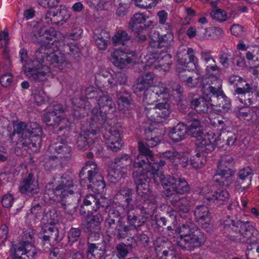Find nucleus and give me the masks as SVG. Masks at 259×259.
Wrapping results in <instances>:
<instances>
[{
	"label": "nucleus",
	"mask_w": 259,
	"mask_h": 259,
	"mask_svg": "<svg viewBox=\"0 0 259 259\" xmlns=\"http://www.w3.org/2000/svg\"><path fill=\"white\" fill-rule=\"evenodd\" d=\"M101 217L98 215H88L85 227L91 233H99L101 230Z\"/></svg>",
	"instance_id": "obj_41"
},
{
	"label": "nucleus",
	"mask_w": 259,
	"mask_h": 259,
	"mask_svg": "<svg viewBox=\"0 0 259 259\" xmlns=\"http://www.w3.org/2000/svg\"><path fill=\"white\" fill-rule=\"evenodd\" d=\"M90 184L88 187L97 193H103L106 189V184L103 177L100 175L88 180Z\"/></svg>",
	"instance_id": "obj_44"
},
{
	"label": "nucleus",
	"mask_w": 259,
	"mask_h": 259,
	"mask_svg": "<svg viewBox=\"0 0 259 259\" xmlns=\"http://www.w3.org/2000/svg\"><path fill=\"white\" fill-rule=\"evenodd\" d=\"M97 134L95 129L82 131L77 136L76 144L80 150H85L94 142L93 137Z\"/></svg>",
	"instance_id": "obj_22"
},
{
	"label": "nucleus",
	"mask_w": 259,
	"mask_h": 259,
	"mask_svg": "<svg viewBox=\"0 0 259 259\" xmlns=\"http://www.w3.org/2000/svg\"><path fill=\"white\" fill-rule=\"evenodd\" d=\"M160 156L171 162H174L176 158H179V153L175 150L172 149L160 153Z\"/></svg>",
	"instance_id": "obj_63"
},
{
	"label": "nucleus",
	"mask_w": 259,
	"mask_h": 259,
	"mask_svg": "<svg viewBox=\"0 0 259 259\" xmlns=\"http://www.w3.org/2000/svg\"><path fill=\"white\" fill-rule=\"evenodd\" d=\"M153 58H155L157 62L159 63V66L164 70L168 69L172 64L171 56L166 53H161V54L154 55Z\"/></svg>",
	"instance_id": "obj_50"
},
{
	"label": "nucleus",
	"mask_w": 259,
	"mask_h": 259,
	"mask_svg": "<svg viewBox=\"0 0 259 259\" xmlns=\"http://www.w3.org/2000/svg\"><path fill=\"white\" fill-rule=\"evenodd\" d=\"M118 105L119 110L124 114V116L128 117L131 116V99L129 96H121L118 98Z\"/></svg>",
	"instance_id": "obj_47"
},
{
	"label": "nucleus",
	"mask_w": 259,
	"mask_h": 259,
	"mask_svg": "<svg viewBox=\"0 0 259 259\" xmlns=\"http://www.w3.org/2000/svg\"><path fill=\"white\" fill-rule=\"evenodd\" d=\"M188 100L191 106L199 113H207L209 107L213 106L210 98L199 97L198 95L194 93L189 94Z\"/></svg>",
	"instance_id": "obj_9"
},
{
	"label": "nucleus",
	"mask_w": 259,
	"mask_h": 259,
	"mask_svg": "<svg viewBox=\"0 0 259 259\" xmlns=\"http://www.w3.org/2000/svg\"><path fill=\"white\" fill-rule=\"evenodd\" d=\"M66 12L65 9H59L56 12L48 11L45 16L46 22L58 24L60 21H62L64 18V13Z\"/></svg>",
	"instance_id": "obj_48"
},
{
	"label": "nucleus",
	"mask_w": 259,
	"mask_h": 259,
	"mask_svg": "<svg viewBox=\"0 0 259 259\" xmlns=\"http://www.w3.org/2000/svg\"><path fill=\"white\" fill-rule=\"evenodd\" d=\"M54 150L57 153L55 156L58 158L61 167L67 165L72 159V149L70 146H57Z\"/></svg>",
	"instance_id": "obj_25"
},
{
	"label": "nucleus",
	"mask_w": 259,
	"mask_h": 259,
	"mask_svg": "<svg viewBox=\"0 0 259 259\" xmlns=\"http://www.w3.org/2000/svg\"><path fill=\"white\" fill-rule=\"evenodd\" d=\"M87 175L88 180L91 179L98 175H100L97 164L93 161H89L86 163L80 171L79 176L80 178H84V176Z\"/></svg>",
	"instance_id": "obj_39"
},
{
	"label": "nucleus",
	"mask_w": 259,
	"mask_h": 259,
	"mask_svg": "<svg viewBox=\"0 0 259 259\" xmlns=\"http://www.w3.org/2000/svg\"><path fill=\"white\" fill-rule=\"evenodd\" d=\"M241 86L237 87L235 92L238 94H245L250 92H253L256 90V87L255 86H250L248 83L241 84Z\"/></svg>",
	"instance_id": "obj_64"
},
{
	"label": "nucleus",
	"mask_w": 259,
	"mask_h": 259,
	"mask_svg": "<svg viewBox=\"0 0 259 259\" xmlns=\"http://www.w3.org/2000/svg\"><path fill=\"white\" fill-rule=\"evenodd\" d=\"M99 244V245L106 246V242L104 236L100 232L90 233L88 239L87 244Z\"/></svg>",
	"instance_id": "obj_55"
},
{
	"label": "nucleus",
	"mask_w": 259,
	"mask_h": 259,
	"mask_svg": "<svg viewBox=\"0 0 259 259\" xmlns=\"http://www.w3.org/2000/svg\"><path fill=\"white\" fill-rule=\"evenodd\" d=\"M133 190L123 187L119 190L114 196L116 202L123 206L128 207L133 201Z\"/></svg>",
	"instance_id": "obj_31"
},
{
	"label": "nucleus",
	"mask_w": 259,
	"mask_h": 259,
	"mask_svg": "<svg viewBox=\"0 0 259 259\" xmlns=\"http://www.w3.org/2000/svg\"><path fill=\"white\" fill-rule=\"evenodd\" d=\"M134 168H142L143 172L145 174L150 173L151 176L149 177V180L153 178L155 183L156 185L161 184L164 188L167 183L168 176L165 177L163 174L157 170V167L151 166V162L148 159V157L144 156H138L137 159L133 163Z\"/></svg>",
	"instance_id": "obj_3"
},
{
	"label": "nucleus",
	"mask_w": 259,
	"mask_h": 259,
	"mask_svg": "<svg viewBox=\"0 0 259 259\" xmlns=\"http://www.w3.org/2000/svg\"><path fill=\"white\" fill-rule=\"evenodd\" d=\"M59 164L58 158L55 156H51L46 158L44 163L46 169L52 170L55 169L57 165Z\"/></svg>",
	"instance_id": "obj_60"
},
{
	"label": "nucleus",
	"mask_w": 259,
	"mask_h": 259,
	"mask_svg": "<svg viewBox=\"0 0 259 259\" xmlns=\"http://www.w3.org/2000/svg\"><path fill=\"white\" fill-rule=\"evenodd\" d=\"M120 132L118 128L112 127L107 136L106 144L110 150L115 152L120 150L122 146Z\"/></svg>",
	"instance_id": "obj_18"
},
{
	"label": "nucleus",
	"mask_w": 259,
	"mask_h": 259,
	"mask_svg": "<svg viewBox=\"0 0 259 259\" xmlns=\"http://www.w3.org/2000/svg\"><path fill=\"white\" fill-rule=\"evenodd\" d=\"M186 122L189 124L187 126L188 133L194 138L201 137L204 134L201 121L194 113H188L185 117Z\"/></svg>",
	"instance_id": "obj_15"
},
{
	"label": "nucleus",
	"mask_w": 259,
	"mask_h": 259,
	"mask_svg": "<svg viewBox=\"0 0 259 259\" xmlns=\"http://www.w3.org/2000/svg\"><path fill=\"white\" fill-rule=\"evenodd\" d=\"M222 80L214 75H210L203 79L202 82V91L209 92L212 95L219 97L224 95L222 90Z\"/></svg>",
	"instance_id": "obj_11"
},
{
	"label": "nucleus",
	"mask_w": 259,
	"mask_h": 259,
	"mask_svg": "<svg viewBox=\"0 0 259 259\" xmlns=\"http://www.w3.org/2000/svg\"><path fill=\"white\" fill-rule=\"evenodd\" d=\"M253 172L251 168L246 167L240 169L238 172V178L235 185L239 188L245 189L251 185Z\"/></svg>",
	"instance_id": "obj_24"
},
{
	"label": "nucleus",
	"mask_w": 259,
	"mask_h": 259,
	"mask_svg": "<svg viewBox=\"0 0 259 259\" xmlns=\"http://www.w3.org/2000/svg\"><path fill=\"white\" fill-rule=\"evenodd\" d=\"M169 89L166 87L163 84L159 83L157 85L153 87L150 90H147L145 92V100L150 99L151 97L155 98L157 97L162 96L165 97L169 93Z\"/></svg>",
	"instance_id": "obj_40"
},
{
	"label": "nucleus",
	"mask_w": 259,
	"mask_h": 259,
	"mask_svg": "<svg viewBox=\"0 0 259 259\" xmlns=\"http://www.w3.org/2000/svg\"><path fill=\"white\" fill-rule=\"evenodd\" d=\"M165 195L167 197L175 194L183 195L190 191V186L184 178L168 176V181H166Z\"/></svg>",
	"instance_id": "obj_5"
},
{
	"label": "nucleus",
	"mask_w": 259,
	"mask_h": 259,
	"mask_svg": "<svg viewBox=\"0 0 259 259\" xmlns=\"http://www.w3.org/2000/svg\"><path fill=\"white\" fill-rule=\"evenodd\" d=\"M205 158L199 153H197L190 159L191 165L195 168H199L203 166L205 163Z\"/></svg>",
	"instance_id": "obj_58"
},
{
	"label": "nucleus",
	"mask_w": 259,
	"mask_h": 259,
	"mask_svg": "<svg viewBox=\"0 0 259 259\" xmlns=\"http://www.w3.org/2000/svg\"><path fill=\"white\" fill-rule=\"evenodd\" d=\"M138 150L142 155L141 156H144L148 157L150 161L151 162V166L157 167V170H159L160 167L164 166L166 164V162L164 160H160L159 161L155 162L153 159V154L149 148H147L143 143L141 142H138Z\"/></svg>",
	"instance_id": "obj_35"
},
{
	"label": "nucleus",
	"mask_w": 259,
	"mask_h": 259,
	"mask_svg": "<svg viewBox=\"0 0 259 259\" xmlns=\"http://www.w3.org/2000/svg\"><path fill=\"white\" fill-rule=\"evenodd\" d=\"M132 162L131 157L128 154H124L120 156L116 157L112 165L122 169L123 171H126V168Z\"/></svg>",
	"instance_id": "obj_49"
},
{
	"label": "nucleus",
	"mask_w": 259,
	"mask_h": 259,
	"mask_svg": "<svg viewBox=\"0 0 259 259\" xmlns=\"http://www.w3.org/2000/svg\"><path fill=\"white\" fill-rule=\"evenodd\" d=\"M57 33L54 28H47L43 26L40 28L37 31H33L30 34L31 39L35 42L38 37H43L48 40L56 41Z\"/></svg>",
	"instance_id": "obj_27"
},
{
	"label": "nucleus",
	"mask_w": 259,
	"mask_h": 259,
	"mask_svg": "<svg viewBox=\"0 0 259 259\" xmlns=\"http://www.w3.org/2000/svg\"><path fill=\"white\" fill-rule=\"evenodd\" d=\"M98 104L102 108L103 111L107 112L113 110L115 107V104L112 98L107 95H100L98 99Z\"/></svg>",
	"instance_id": "obj_51"
},
{
	"label": "nucleus",
	"mask_w": 259,
	"mask_h": 259,
	"mask_svg": "<svg viewBox=\"0 0 259 259\" xmlns=\"http://www.w3.org/2000/svg\"><path fill=\"white\" fill-rule=\"evenodd\" d=\"M54 200L60 203L64 211L69 214L75 212L78 207V198L75 197L74 192L72 193H63L55 196Z\"/></svg>",
	"instance_id": "obj_10"
},
{
	"label": "nucleus",
	"mask_w": 259,
	"mask_h": 259,
	"mask_svg": "<svg viewBox=\"0 0 259 259\" xmlns=\"http://www.w3.org/2000/svg\"><path fill=\"white\" fill-rule=\"evenodd\" d=\"M147 18L142 13L134 14L128 23L129 29L139 35L140 32L146 30L153 23L152 21H148Z\"/></svg>",
	"instance_id": "obj_13"
},
{
	"label": "nucleus",
	"mask_w": 259,
	"mask_h": 259,
	"mask_svg": "<svg viewBox=\"0 0 259 259\" xmlns=\"http://www.w3.org/2000/svg\"><path fill=\"white\" fill-rule=\"evenodd\" d=\"M194 50L188 48L187 50H179L177 53V61L179 65L187 67L190 63L195 64Z\"/></svg>",
	"instance_id": "obj_30"
},
{
	"label": "nucleus",
	"mask_w": 259,
	"mask_h": 259,
	"mask_svg": "<svg viewBox=\"0 0 259 259\" xmlns=\"http://www.w3.org/2000/svg\"><path fill=\"white\" fill-rule=\"evenodd\" d=\"M198 138L196 140L195 144L197 149L200 152L209 153L214 149V142L215 145H218L216 140L211 141L209 138V135H205L204 137Z\"/></svg>",
	"instance_id": "obj_33"
},
{
	"label": "nucleus",
	"mask_w": 259,
	"mask_h": 259,
	"mask_svg": "<svg viewBox=\"0 0 259 259\" xmlns=\"http://www.w3.org/2000/svg\"><path fill=\"white\" fill-rule=\"evenodd\" d=\"M135 53L134 52L127 53L116 50L112 53L111 61L116 66L123 68L132 62V57L135 56Z\"/></svg>",
	"instance_id": "obj_19"
},
{
	"label": "nucleus",
	"mask_w": 259,
	"mask_h": 259,
	"mask_svg": "<svg viewBox=\"0 0 259 259\" xmlns=\"http://www.w3.org/2000/svg\"><path fill=\"white\" fill-rule=\"evenodd\" d=\"M33 67L23 66V71L29 78L35 81H44L46 76L50 72V68L45 63V60L49 64L54 65L62 71H67L72 68V63L53 44L41 46L35 53Z\"/></svg>",
	"instance_id": "obj_1"
},
{
	"label": "nucleus",
	"mask_w": 259,
	"mask_h": 259,
	"mask_svg": "<svg viewBox=\"0 0 259 259\" xmlns=\"http://www.w3.org/2000/svg\"><path fill=\"white\" fill-rule=\"evenodd\" d=\"M105 202L101 201L95 195H87L84 199L83 204L88 207L91 212L97 211L101 207H105Z\"/></svg>",
	"instance_id": "obj_37"
},
{
	"label": "nucleus",
	"mask_w": 259,
	"mask_h": 259,
	"mask_svg": "<svg viewBox=\"0 0 259 259\" xmlns=\"http://www.w3.org/2000/svg\"><path fill=\"white\" fill-rule=\"evenodd\" d=\"M147 220L143 214H139V210L137 208L128 210L127 212V223L130 226L140 227L146 222Z\"/></svg>",
	"instance_id": "obj_34"
},
{
	"label": "nucleus",
	"mask_w": 259,
	"mask_h": 259,
	"mask_svg": "<svg viewBox=\"0 0 259 259\" xmlns=\"http://www.w3.org/2000/svg\"><path fill=\"white\" fill-rule=\"evenodd\" d=\"M131 228L129 225H127L124 221V220L120 222H118L116 226L113 227L112 229H108V231L110 232L113 236L119 240L124 239L127 237Z\"/></svg>",
	"instance_id": "obj_28"
},
{
	"label": "nucleus",
	"mask_w": 259,
	"mask_h": 259,
	"mask_svg": "<svg viewBox=\"0 0 259 259\" xmlns=\"http://www.w3.org/2000/svg\"><path fill=\"white\" fill-rule=\"evenodd\" d=\"M70 125L69 120L66 118H59L57 124L54 130V132L59 134V132L64 131V135H67L69 133Z\"/></svg>",
	"instance_id": "obj_54"
},
{
	"label": "nucleus",
	"mask_w": 259,
	"mask_h": 259,
	"mask_svg": "<svg viewBox=\"0 0 259 259\" xmlns=\"http://www.w3.org/2000/svg\"><path fill=\"white\" fill-rule=\"evenodd\" d=\"M138 199H136V205L137 208L141 211L146 219L150 218L155 212L157 205V201L155 198L140 200L141 202L139 203Z\"/></svg>",
	"instance_id": "obj_16"
},
{
	"label": "nucleus",
	"mask_w": 259,
	"mask_h": 259,
	"mask_svg": "<svg viewBox=\"0 0 259 259\" xmlns=\"http://www.w3.org/2000/svg\"><path fill=\"white\" fill-rule=\"evenodd\" d=\"M27 135H42V130L40 125L36 122H30L26 126Z\"/></svg>",
	"instance_id": "obj_59"
},
{
	"label": "nucleus",
	"mask_w": 259,
	"mask_h": 259,
	"mask_svg": "<svg viewBox=\"0 0 259 259\" xmlns=\"http://www.w3.org/2000/svg\"><path fill=\"white\" fill-rule=\"evenodd\" d=\"M87 246L88 249L86 251L87 259H101L106 246L92 243L87 244Z\"/></svg>",
	"instance_id": "obj_38"
},
{
	"label": "nucleus",
	"mask_w": 259,
	"mask_h": 259,
	"mask_svg": "<svg viewBox=\"0 0 259 259\" xmlns=\"http://www.w3.org/2000/svg\"><path fill=\"white\" fill-rule=\"evenodd\" d=\"M33 175L30 173L27 178L24 179L19 188L21 193L36 194L38 192V186L33 180Z\"/></svg>",
	"instance_id": "obj_32"
},
{
	"label": "nucleus",
	"mask_w": 259,
	"mask_h": 259,
	"mask_svg": "<svg viewBox=\"0 0 259 259\" xmlns=\"http://www.w3.org/2000/svg\"><path fill=\"white\" fill-rule=\"evenodd\" d=\"M94 38L96 46L100 50H105L110 39V33L102 28L95 29Z\"/></svg>",
	"instance_id": "obj_29"
},
{
	"label": "nucleus",
	"mask_w": 259,
	"mask_h": 259,
	"mask_svg": "<svg viewBox=\"0 0 259 259\" xmlns=\"http://www.w3.org/2000/svg\"><path fill=\"white\" fill-rule=\"evenodd\" d=\"M194 216L196 221L200 223L210 221V214L207 207L202 205L196 207L194 210Z\"/></svg>",
	"instance_id": "obj_46"
},
{
	"label": "nucleus",
	"mask_w": 259,
	"mask_h": 259,
	"mask_svg": "<svg viewBox=\"0 0 259 259\" xmlns=\"http://www.w3.org/2000/svg\"><path fill=\"white\" fill-rule=\"evenodd\" d=\"M224 225L225 227H230L232 225L233 227L232 230L238 231V232H229L227 234L228 238L231 240L247 243L251 240L250 242L253 244L256 243L258 240L259 235L257 230L250 225L248 221L242 222L237 219L227 220L224 221Z\"/></svg>",
	"instance_id": "obj_2"
},
{
	"label": "nucleus",
	"mask_w": 259,
	"mask_h": 259,
	"mask_svg": "<svg viewBox=\"0 0 259 259\" xmlns=\"http://www.w3.org/2000/svg\"><path fill=\"white\" fill-rule=\"evenodd\" d=\"M188 133L187 126L183 123H178L174 126L170 133V137L172 141L179 142L185 139Z\"/></svg>",
	"instance_id": "obj_43"
},
{
	"label": "nucleus",
	"mask_w": 259,
	"mask_h": 259,
	"mask_svg": "<svg viewBox=\"0 0 259 259\" xmlns=\"http://www.w3.org/2000/svg\"><path fill=\"white\" fill-rule=\"evenodd\" d=\"M142 137L145 140V143L143 141L141 142L143 143L148 148L156 146L161 141L160 131L156 128L148 127L145 128L143 130Z\"/></svg>",
	"instance_id": "obj_20"
},
{
	"label": "nucleus",
	"mask_w": 259,
	"mask_h": 259,
	"mask_svg": "<svg viewBox=\"0 0 259 259\" xmlns=\"http://www.w3.org/2000/svg\"><path fill=\"white\" fill-rule=\"evenodd\" d=\"M73 180L69 176L63 175L59 181L58 185L53 190L55 196L63 194V193H72L73 191L70 189L73 187Z\"/></svg>",
	"instance_id": "obj_23"
},
{
	"label": "nucleus",
	"mask_w": 259,
	"mask_h": 259,
	"mask_svg": "<svg viewBox=\"0 0 259 259\" xmlns=\"http://www.w3.org/2000/svg\"><path fill=\"white\" fill-rule=\"evenodd\" d=\"M150 36L153 40L157 39V41L151 43L150 45V52L154 55L166 53L174 39L172 33L169 31L166 34L159 35L158 32L154 30L150 32Z\"/></svg>",
	"instance_id": "obj_4"
},
{
	"label": "nucleus",
	"mask_w": 259,
	"mask_h": 259,
	"mask_svg": "<svg viewBox=\"0 0 259 259\" xmlns=\"http://www.w3.org/2000/svg\"><path fill=\"white\" fill-rule=\"evenodd\" d=\"M126 171H123L113 165L108 168L107 178L111 183L116 184L124 178Z\"/></svg>",
	"instance_id": "obj_45"
},
{
	"label": "nucleus",
	"mask_w": 259,
	"mask_h": 259,
	"mask_svg": "<svg viewBox=\"0 0 259 259\" xmlns=\"http://www.w3.org/2000/svg\"><path fill=\"white\" fill-rule=\"evenodd\" d=\"M197 227L194 224L188 223L184 224L180 227L179 233L180 238L179 239L187 238L191 233L196 231Z\"/></svg>",
	"instance_id": "obj_53"
},
{
	"label": "nucleus",
	"mask_w": 259,
	"mask_h": 259,
	"mask_svg": "<svg viewBox=\"0 0 259 259\" xmlns=\"http://www.w3.org/2000/svg\"><path fill=\"white\" fill-rule=\"evenodd\" d=\"M206 199L208 201H213L218 204H224L225 202H228L230 198V195L226 190L218 189L209 194V193L205 196Z\"/></svg>",
	"instance_id": "obj_36"
},
{
	"label": "nucleus",
	"mask_w": 259,
	"mask_h": 259,
	"mask_svg": "<svg viewBox=\"0 0 259 259\" xmlns=\"http://www.w3.org/2000/svg\"><path fill=\"white\" fill-rule=\"evenodd\" d=\"M236 116L241 120L252 123L259 122V107H242L235 111Z\"/></svg>",
	"instance_id": "obj_14"
},
{
	"label": "nucleus",
	"mask_w": 259,
	"mask_h": 259,
	"mask_svg": "<svg viewBox=\"0 0 259 259\" xmlns=\"http://www.w3.org/2000/svg\"><path fill=\"white\" fill-rule=\"evenodd\" d=\"M226 161L221 160L219 164L215 175V181L220 186L228 187L232 183L234 172L225 164Z\"/></svg>",
	"instance_id": "obj_12"
},
{
	"label": "nucleus",
	"mask_w": 259,
	"mask_h": 259,
	"mask_svg": "<svg viewBox=\"0 0 259 259\" xmlns=\"http://www.w3.org/2000/svg\"><path fill=\"white\" fill-rule=\"evenodd\" d=\"M92 127L94 128L97 132L101 130L103 132V129L106 130L107 121V113L103 110L94 108L92 110Z\"/></svg>",
	"instance_id": "obj_21"
},
{
	"label": "nucleus",
	"mask_w": 259,
	"mask_h": 259,
	"mask_svg": "<svg viewBox=\"0 0 259 259\" xmlns=\"http://www.w3.org/2000/svg\"><path fill=\"white\" fill-rule=\"evenodd\" d=\"M26 126L27 124L23 122H20L14 124L13 133L21 134L19 138H25V137L27 136Z\"/></svg>",
	"instance_id": "obj_62"
},
{
	"label": "nucleus",
	"mask_w": 259,
	"mask_h": 259,
	"mask_svg": "<svg viewBox=\"0 0 259 259\" xmlns=\"http://www.w3.org/2000/svg\"><path fill=\"white\" fill-rule=\"evenodd\" d=\"M137 168L136 170L133 171V178L136 186V189L138 194L143 197L149 192V183L150 181L149 177L151 174H145L142 168Z\"/></svg>",
	"instance_id": "obj_6"
},
{
	"label": "nucleus",
	"mask_w": 259,
	"mask_h": 259,
	"mask_svg": "<svg viewBox=\"0 0 259 259\" xmlns=\"http://www.w3.org/2000/svg\"><path fill=\"white\" fill-rule=\"evenodd\" d=\"M154 74L151 72L146 73L138 77V81L142 82L148 88L153 83Z\"/></svg>",
	"instance_id": "obj_61"
},
{
	"label": "nucleus",
	"mask_w": 259,
	"mask_h": 259,
	"mask_svg": "<svg viewBox=\"0 0 259 259\" xmlns=\"http://www.w3.org/2000/svg\"><path fill=\"white\" fill-rule=\"evenodd\" d=\"M37 252L32 243L20 242L11 250L14 259H34Z\"/></svg>",
	"instance_id": "obj_8"
},
{
	"label": "nucleus",
	"mask_w": 259,
	"mask_h": 259,
	"mask_svg": "<svg viewBox=\"0 0 259 259\" xmlns=\"http://www.w3.org/2000/svg\"><path fill=\"white\" fill-rule=\"evenodd\" d=\"M41 135H27L25 138H19L16 145L19 148L27 147L32 152H36L41 143Z\"/></svg>",
	"instance_id": "obj_17"
},
{
	"label": "nucleus",
	"mask_w": 259,
	"mask_h": 259,
	"mask_svg": "<svg viewBox=\"0 0 259 259\" xmlns=\"http://www.w3.org/2000/svg\"><path fill=\"white\" fill-rule=\"evenodd\" d=\"M60 116L54 113L48 112L44 115V120L48 125L53 126L54 130Z\"/></svg>",
	"instance_id": "obj_57"
},
{
	"label": "nucleus",
	"mask_w": 259,
	"mask_h": 259,
	"mask_svg": "<svg viewBox=\"0 0 259 259\" xmlns=\"http://www.w3.org/2000/svg\"><path fill=\"white\" fill-rule=\"evenodd\" d=\"M44 235L42 237L44 241H57L59 237L58 228L53 224L51 221L50 224L46 226L42 230Z\"/></svg>",
	"instance_id": "obj_42"
},
{
	"label": "nucleus",
	"mask_w": 259,
	"mask_h": 259,
	"mask_svg": "<svg viewBox=\"0 0 259 259\" xmlns=\"http://www.w3.org/2000/svg\"><path fill=\"white\" fill-rule=\"evenodd\" d=\"M130 38L131 35L127 32L124 30H119L116 32L112 38V40L114 46H124Z\"/></svg>",
	"instance_id": "obj_52"
},
{
	"label": "nucleus",
	"mask_w": 259,
	"mask_h": 259,
	"mask_svg": "<svg viewBox=\"0 0 259 259\" xmlns=\"http://www.w3.org/2000/svg\"><path fill=\"white\" fill-rule=\"evenodd\" d=\"M176 209L178 215L182 218L186 219L188 218L190 212V205L187 203L186 199L180 203Z\"/></svg>",
	"instance_id": "obj_56"
},
{
	"label": "nucleus",
	"mask_w": 259,
	"mask_h": 259,
	"mask_svg": "<svg viewBox=\"0 0 259 259\" xmlns=\"http://www.w3.org/2000/svg\"><path fill=\"white\" fill-rule=\"evenodd\" d=\"M204 242L203 234L198 228L187 238L177 239V245L180 248L184 250L199 247Z\"/></svg>",
	"instance_id": "obj_7"
},
{
	"label": "nucleus",
	"mask_w": 259,
	"mask_h": 259,
	"mask_svg": "<svg viewBox=\"0 0 259 259\" xmlns=\"http://www.w3.org/2000/svg\"><path fill=\"white\" fill-rule=\"evenodd\" d=\"M105 210L108 212V217L105 222L107 223V230L113 229V227L118 222L124 220V217L121 215L119 210L109 205H105Z\"/></svg>",
	"instance_id": "obj_26"
}]
</instances>
